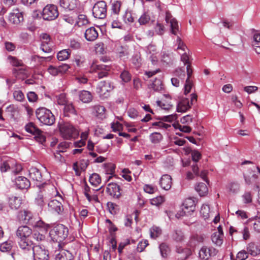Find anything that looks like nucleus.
I'll use <instances>...</instances> for the list:
<instances>
[{
    "label": "nucleus",
    "mask_w": 260,
    "mask_h": 260,
    "mask_svg": "<svg viewBox=\"0 0 260 260\" xmlns=\"http://www.w3.org/2000/svg\"><path fill=\"white\" fill-rule=\"evenodd\" d=\"M32 230L27 225L19 226L16 231L19 247L24 250H31L33 242L31 240Z\"/></svg>",
    "instance_id": "1"
},
{
    "label": "nucleus",
    "mask_w": 260,
    "mask_h": 260,
    "mask_svg": "<svg viewBox=\"0 0 260 260\" xmlns=\"http://www.w3.org/2000/svg\"><path fill=\"white\" fill-rule=\"evenodd\" d=\"M36 114L39 121L43 124L52 125L55 121L54 115L51 111L45 108H39L36 111Z\"/></svg>",
    "instance_id": "2"
},
{
    "label": "nucleus",
    "mask_w": 260,
    "mask_h": 260,
    "mask_svg": "<svg viewBox=\"0 0 260 260\" xmlns=\"http://www.w3.org/2000/svg\"><path fill=\"white\" fill-rule=\"evenodd\" d=\"M25 131L35 136V140L43 144L46 142V137L44 132L39 129L33 122H29L25 126Z\"/></svg>",
    "instance_id": "3"
},
{
    "label": "nucleus",
    "mask_w": 260,
    "mask_h": 260,
    "mask_svg": "<svg viewBox=\"0 0 260 260\" xmlns=\"http://www.w3.org/2000/svg\"><path fill=\"white\" fill-rule=\"evenodd\" d=\"M182 210L178 212L176 215L177 217L184 215L189 216L194 212L196 209L195 201L192 198L186 199L182 204Z\"/></svg>",
    "instance_id": "4"
},
{
    "label": "nucleus",
    "mask_w": 260,
    "mask_h": 260,
    "mask_svg": "<svg viewBox=\"0 0 260 260\" xmlns=\"http://www.w3.org/2000/svg\"><path fill=\"white\" fill-rule=\"evenodd\" d=\"M25 251H30L32 254L33 260H49V252L48 250L40 245H34L33 244L31 250Z\"/></svg>",
    "instance_id": "5"
},
{
    "label": "nucleus",
    "mask_w": 260,
    "mask_h": 260,
    "mask_svg": "<svg viewBox=\"0 0 260 260\" xmlns=\"http://www.w3.org/2000/svg\"><path fill=\"white\" fill-rule=\"evenodd\" d=\"M107 6L105 1H99L92 8L93 16L98 19H104L107 16Z\"/></svg>",
    "instance_id": "6"
},
{
    "label": "nucleus",
    "mask_w": 260,
    "mask_h": 260,
    "mask_svg": "<svg viewBox=\"0 0 260 260\" xmlns=\"http://www.w3.org/2000/svg\"><path fill=\"white\" fill-rule=\"evenodd\" d=\"M42 17L44 20H52L58 16L57 7L54 5H48L42 11Z\"/></svg>",
    "instance_id": "7"
},
{
    "label": "nucleus",
    "mask_w": 260,
    "mask_h": 260,
    "mask_svg": "<svg viewBox=\"0 0 260 260\" xmlns=\"http://www.w3.org/2000/svg\"><path fill=\"white\" fill-rule=\"evenodd\" d=\"M218 250L213 247L203 246L199 251V257L203 260H208L210 257L217 254Z\"/></svg>",
    "instance_id": "8"
},
{
    "label": "nucleus",
    "mask_w": 260,
    "mask_h": 260,
    "mask_svg": "<svg viewBox=\"0 0 260 260\" xmlns=\"http://www.w3.org/2000/svg\"><path fill=\"white\" fill-rule=\"evenodd\" d=\"M41 44L40 49L45 53H50L52 51V43L50 41V36L47 34L43 33L40 35Z\"/></svg>",
    "instance_id": "9"
},
{
    "label": "nucleus",
    "mask_w": 260,
    "mask_h": 260,
    "mask_svg": "<svg viewBox=\"0 0 260 260\" xmlns=\"http://www.w3.org/2000/svg\"><path fill=\"white\" fill-rule=\"evenodd\" d=\"M107 193L115 199H119L121 196V188L116 183H110L106 188Z\"/></svg>",
    "instance_id": "10"
},
{
    "label": "nucleus",
    "mask_w": 260,
    "mask_h": 260,
    "mask_svg": "<svg viewBox=\"0 0 260 260\" xmlns=\"http://www.w3.org/2000/svg\"><path fill=\"white\" fill-rule=\"evenodd\" d=\"M112 89L113 87L109 82L101 81L96 87V92L101 97L107 98L109 95L108 93Z\"/></svg>",
    "instance_id": "11"
},
{
    "label": "nucleus",
    "mask_w": 260,
    "mask_h": 260,
    "mask_svg": "<svg viewBox=\"0 0 260 260\" xmlns=\"http://www.w3.org/2000/svg\"><path fill=\"white\" fill-rule=\"evenodd\" d=\"M35 216L31 212L28 210H20L17 215V217L19 220L22 221L24 223L30 225Z\"/></svg>",
    "instance_id": "12"
},
{
    "label": "nucleus",
    "mask_w": 260,
    "mask_h": 260,
    "mask_svg": "<svg viewBox=\"0 0 260 260\" xmlns=\"http://www.w3.org/2000/svg\"><path fill=\"white\" fill-rule=\"evenodd\" d=\"M54 155L56 160L61 163L65 162V141L58 144L56 150L54 152Z\"/></svg>",
    "instance_id": "13"
},
{
    "label": "nucleus",
    "mask_w": 260,
    "mask_h": 260,
    "mask_svg": "<svg viewBox=\"0 0 260 260\" xmlns=\"http://www.w3.org/2000/svg\"><path fill=\"white\" fill-rule=\"evenodd\" d=\"M91 70L92 71L97 73L99 79H101L108 75V71L109 70V67L104 64H93L91 67Z\"/></svg>",
    "instance_id": "14"
},
{
    "label": "nucleus",
    "mask_w": 260,
    "mask_h": 260,
    "mask_svg": "<svg viewBox=\"0 0 260 260\" xmlns=\"http://www.w3.org/2000/svg\"><path fill=\"white\" fill-rule=\"evenodd\" d=\"M79 132L73 125L66 122V140L75 139L78 137Z\"/></svg>",
    "instance_id": "15"
},
{
    "label": "nucleus",
    "mask_w": 260,
    "mask_h": 260,
    "mask_svg": "<svg viewBox=\"0 0 260 260\" xmlns=\"http://www.w3.org/2000/svg\"><path fill=\"white\" fill-rule=\"evenodd\" d=\"M176 252L177 254L175 256L177 260H186L191 254L189 249L181 247H177Z\"/></svg>",
    "instance_id": "16"
},
{
    "label": "nucleus",
    "mask_w": 260,
    "mask_h": 260,
    "mask_svg": "<svg viewBox=\"0 0 260 260\" xmlns=\"http://www.w3.org/2000/svg\"><path fill=\"white\" fill-rule=\"evenodd\" d=\"M48 72L52 76L62 75L65 73V64L58 66H49L48 68Z\"/></svg>",
    "instance_id": "17"
},
{
    "label": "nucleus",
    "mask_w": 260,
    "mask_h": 260,
    "mask_svg": "<svg viewBox=\"0 0 260 260\" xmlns=\"http://www.w3.org/2000/svg\"><path fill=\"white\" fill-rule=\"evenodd\" d=\"M49 208L57 213L63 211V206L62 204L57 199L51 200L48 204Z\"/></svg>",
    "instance_id": "18"
},
{
    "label": "nucleus",
    "mask_w": 260,
    "mask_h": 260,
    "mask_svg": "<svg viewBox=\"0 0 260 260\" xmlns=\"http://www.w3.org/2000/svg\"><path fill=\"white\" fill-rule=\"evenodd\" d=\"M172 178L168 174L163 175L159 181V184L161 187L166 190H169L172 186Z\"/></svg>",
    "instance_id": "19"
},
{
    "label": "nucleus",
    "mask_w": 260,
    "mask_h": 260,
    "mask_svg": "<svg viewBox=\"0 0 260 260\" xmlns=\"http://www.w3.org/2000/svg\"><path fill=\"white\" fill-rule=\"evenodd\" d=\"M15 184L17 187L21 189H27L30 185L29 180L23 176L17 177L15 180Z\"/></svg>",
    "instance_id": "20"
},
{
    "label": "nucleus",
    "mask_w": 260,
    "mask_h": 260,
    "mask_svg": "<svg viewBox=\"0 0 260 260\" xmlns=\"http://www.w3.org/2000/svg\"><path fill=\"white\" fill-rule=\"evenodd\" d=\"M30 225L42 229V231L45 232H47L50 227L49 224L45 223L43 220L40 219L39 218L36 216H35L32 221L31 222Z\"/></svg>",
    "instance_id": "21"
},
{
    "label": "nucleus",
    "mask_w": 260,
    "mask_h": 260,
    "mask_svg": "<svg viewBox=\"0 0 260 260\" xmlns=\"http://www.w3.org/2000/svg\"><path fill=\"white\" fill-rule=\"evenodd\" d=\"M99 34L94 27H90L87 29L84 33L85 39L88 41H94L98 37Z\"/></svg>",
    "instance_id": "22"
},
{
    "label": "nucleus",
    "mask_w": 260,
    "mask_h": 260,
    "mask_svg": "<svg viewBox=\"0 0 260 260\" xmlns=\"http://www.w3.org/2000/svg\"><path fill=\"white\" fill-rule=\"evenodd\" d=\"M16 11L17 12H13L10 14L9 20L14 24H19L23 21V16L22 13L19 12L18 10Z\"/></svg>",
    "instance_id": "23"
},
{
    "label": "nucleus",
    "mask_w": 260,
    "mask_h": 260,
    "mask_svg": "<svg viewBox=\"0 0 260 260\" xmlns=\"http://www.w3.org/2000/svg\"><path fill=\"white\" fill-rule=\"evenodd\" d=\"M77 10H66V22L71 24H74L76 26V22L78 18Z\"/></svg>",
    "instance_id": "24"
},
{
    "label": "nucleus",
    "mask_w": 260,
    "mask_h": 260,
    "mask_svg": "<svg viewBox=\"0 0 260 260\" xmlns=\"http://www.w3.org/2000/svg\"><path fill=\"white\" fill-rule=\"evenodd\" d=\"M190 108L189 100L187 98H184L178 103L177 106V111L179 112H185Z\"/></svg>",
    "instance_id": "25"
},
{
    "label": "nucleus",
    "mask_w": 260,
    "mask_h": 260,
    "mask_svg": "<svg viewBox=\"0 0 260 260\" xmlns=\"http://www.w3.org/2000/svg\"><path fill=\"white\" fill-rule=\"evenodd\" d=\"M29 175L30 178L34 181L42 182V176L41 172L36 168H31L29 171Z\"/></svg>",
    "instance_id": "26"
},
{
    "label": "nucleus",
    "mask_w": 260,
    "mask_h": 260,
    "mask_svg": "<svg viewBox=\"0 0 260 260\" xmlns=\"http://www.w3.org/2000/svg\"><path fill=\"white\" fill-rule=\"evenodd\" d=\"M79 97L80 100L84 103H90L93 98L91 92L87 90L81 91L79 92Z\"/></svg>",
    "instance_id": "27"
},
{
    "label": "nucleus",
    "mask_w": 260,
    "mask_h": 260,
    "mask_svg": "<svg viewBox=\"0 0 260 260\" xmlns=\"http://www.w3.org/2000/svg\"><path fill=\"white\" fill-rule=\"evenodd\" d=\"M78 113L72 103L66 101V117H76Z\"/></svg>",
    "instance_id": "28"
},
{
    "label": "nucleus",
    "mask_w": 260,
    "mask_h": 260,
    "mask_svg": "<svg viewBox=\"0 0 260 260\" xmlns=\"http://www.w3.org/2000/svg\"><path fill=\"white\" fill-rule=\"evenodd\" d=\"M247 252L252 256H256L260 254V249L253 243H250L247 247Z\"/></svg>",
    "instance_id": "29"
},
{
    "label": "nucleus",
    "mask_w": 260,
    "mask_h": 260,
    "mask_svg": "<svg viewBox=\"0 0 260 260\" xmlns=\"http://www.w3.org/2000/svg\"><path fill=\"white\" fill-rule=\"evenodd\" d=\"M196 190L201 197L205 196L208 192V188L204 183H199L195 187Z\"/></svg>",
    "instance_id": "30"
},
{
    "label": "nucleus",
    "mask_w": 260,
    "mask_h": 260,
    "mask_svg": "<svg viewBox=\"0 0 260 260\" xmlns=\"http://www.w3.org/2000/svg\"><path fill=\"white\" fill-rule=\"evenodd\" d=\"M22 204L21 200L16 197H12L9 200V206L12 209H18Z\"/></svg>",
    "instance_id": "31"
},
{
    "label": "nucleus",
    "mask_w": 260,
    "mask_h": 260,
    "mask_svg": "<svg viewBox=\"0 0 260 260\" xmlns=\"http://www.w3.org/2000/svg\"><path fill=\"white\" fill-rule=\"evenodd\" d=\"M172 238L177 242H181L184 239V233L180 229L175 230L172 234Z\"/></svg>",
    "instance_id": "32"
},
{
    "label": "nucleus",
    "mask_w": 260,
    "mask_h": 260,
    "mask_svg": "<svg viewBox=\"0 0 260 260\" xmlns=\"http://www.w3.org/2000/svg\"><path fill=\"white\" fill-rule=\"evenodd\" d=\"M55 100L58 105L64 106L62 109V114L65 116V93L63 92L56 93Z\"/></svg>",
    "instance_id": "33"
},
{
    "label": "nucleus",
    "mask_w": 260,
    "mask_h": 260,
    "mask_svg": "<svg viewBox=\"0 0 260 260\" xmlns=\"http://www.w3.org/2000/svg\"><path fill=\"white\" fill-rule=\"evenodd\" d=\"M110 21L111 22V26L112 28H122V23L119 20L118 15H111Z\"/></svg>",
    "instance_id": "34"
},
{
    "label": "nucleus",
    "mask_w": 260,
    "mask_h": 260,
    "mask_svg": "<svg viewBox=\"0 0 260 260\" xmlns=\"http://www.w3.org/2000/svg\"><path fill=\"white\" fill-rule=\"evenodd\" d=\"M121 7V3L120 1H114L112 4L111 15H118Z\"/></svg>",
    "instance_id": "35"
},
{
    "label": "nucleus",
    "mask_w": 260,
    "mask_h": 260,
    "mask_svg": "<svg viewBox=\"0 0 260 260\" xmlns=\"http://www.w3.org/2000/svg\"><path fill=\"white\" fill-rule=\"evenodd\" d=\"M89 23V20L86 15L83 14L78 15V20L76 22V26L77 25L79 27L87 25Z\"/></svg>",
    "instance_id": "36"
},
{
    "label": "nucleus",
    "mask_w": 260,
    "mask_h": 260,
    "mask_svg": "<svg viewBox=\"0 0 260 260\" xmlns=\"http://www.w3.org/2000/svg\"><path fill=\"white\" fill-rule=\"evenodd\" d=\"M149 138L152 143L157 144L161 141L163 137L160 133L154 132L150 135Z\"/></svg>",
    "instance_id": "37"
},
{
    "label": "nucleus",
    "mask_w": 260,
    "mask_h": 260,
    "mask_svg": "<svg viewBox=\"0 0 260 260\" xmlns=\"http://www.w3.org/2000/svg\"><path fill=\"white\" fill-rule=\"evenodd\" d=\"M13 247V242L12 241H7L2 243L0 245V250L2 252H9Z\"/></svg>",
    "instance_id": "38"
},
{
    "label": "nucleus",
    "mask_w": 260,
    "mask_h": 260,
    "mask_svg": "<svg viewBox=\"0 0 260 260\" xmlns=\"http://www.w3.org/2000/svg\"><path fill=\"white\" fill-rule=\"evenodd\" d=\"M159 249L161 256L164 258L167 257L170 252V247L165 243L160 244Z\"/></svg>",
    "instance_id": "39"
},
{
    "label": "nucleus",
    "mask_w": 260,
    "mask_h": 260,
    "mask_svg": "<svg viewBox=\"0 0 260 260\" xmlns=\"http://www.w3.org/2000/svg\"><path fill=\"white\" fill-rule=\"evenodd\" d=\"M156 103L158 106L164 110H168L173 107V104L169 100H164L163 101H157Z\"/></svg>",
    "instance_id": "40"
},
{
    "label": "nucleus",
    "mask_w": 260,
    "mask_h": 260,
    "mask_svg": "<svg viewBox=\"0 0 260 260\" xmlns=\"http://www.w3.org/2000/svg\"><path fill=\"white\" fill-rule=\"evenodd\" d=\"M151 88L155 91H159L163 89V85L161 81L158 79H155L151 84Z\"/></svg>",
    "instance_id": "41"
},
{
    "label": "nucleus",
    "mask_w": 260,
    "mask_h": 260,
    "mask_svg": "<svg viewBox=\"0 0 260 260\" xmlns=\"http://www.w3.org/2000/svg\"><path fill=\"white\" fill-rule=\"evenodd\" d=\"M90 183L94 186H97L101 182V179L100 175L96 173L92 174L89 177Z\"/></svg>",
    "instance_id": "42"
},
{
    "label": "nucleus",
    "mask_w": 260,
    "mask_h": 260,
    "mask_svg": "<svg viewBox=\"0 0 260 260\" xmlns=\"http://www.w3.org/2000/svg\"><path fill=\"white\" fill-rule=\"evenodd\" d=\"M223 236L220 235L219 234L213 233L211 236V239L215 244L217 246H220L223 243Z\"/></svg>",
    "instance_id": "43"
},
{
    "label": "nucleus",
    "mask_w": 260,
    "mask_h": 260,
    "mask_svg": "<svg viewBox=\"0 0 260 260\" xmlns=\"http://www.w3.org/2000/svg\"><path fill=\"white\" fill-rule=\"evenodd\" d=\"M171 31L172 34L174 35H176L178 31H179V25L178 21L175 18H173L170 20Z\"/></svg>",
    "instance_id": "44"
},
{
    "label": "nucleus",
    "mask_w": 260,
    "mask_h": 260,
    "mask_svg": "<svg viewBox=\"0 0 260 260\" xmlns=\"http://www.w3.org/2000/svg\"><path fill=\"white\" fill-rule=\"evenodd\" d=\"M10 63L14 67H23L24 64L22 60L18 59L16 57L9 55L8 57Z\"/></svg>",
    "instance_id": "45"
},
{
    "label": "nucleus",
    "mask_w": 260,
    "mask_h": 260,
    "mask_svg": "<svg viewBox=\"0 0 260 260\" xmlns=\"http://www.w3.org/2000/svg\"><path fill=\"white\" fill-rule=\"evenodd\" d=\"M120 77L123 82L127 83L131 80L132 75L129 71L123 70L120 74Z\"/></svg>",
    "instance_id": "46"
},
{
    "label": "nucleus",
    "mask_w": 260,
    "mask_h": 260,
    "mask_svg": "<svg viewBox=\"0 0 260 260\" xmlns=\"http://www.w3.org/2000/svg\"><path fill=\"white\" fill-rule=\"evenodd\" d=\"M141 61L140 53L135 54L132 58V62L136 68H139L141 66Z\"/></svg>",
    "instance_id": "47"
},
{
    "label": "nucleus",
    "mask_w": 260,
    "mask_h": 260,
    "mask_svg": "<svg viewBox=\"0 0 260 260\" xmlns=\"http://www.w3.org/2000/svg\"><path fill=\"white\" fill-rule=\"evenodd\" d=\"M93 111L96 113V116H103L105 112V108L101 105H95L93 107Z\"/></svg>",
    "instance_id": "48"
},
{
    "label": "nucleus",
    "mask_w": 260,
    "mask_h": 260,
    "mask_svg": "<svg viewBox=\"0 0 260 260\" xmlns=\"http://www.w3.org/2000/svg\"><path fill=\"white\" fill-rule=\"evenodd\" d=\"M150 237L152 238L155 239L161 234V229L157 226H153L150 230Z\"/></svg>",
    "instance_id": "49"
},
{
    "label": "nucleus",
    "mask_w": 260,
    "mask_h": 260,
    "mask_svg": "<svg viewBox=\"0 0 260 260\" xmlns=\"http://www.w3.org/2000/svg\"><path fill=\"white\" fill-rule=\"evenodd\" d=\"M69 46L73 50H77L81 48V44L75 38H70Z\"/></svg>",
    "instance_id": "50"
},
{
    "label": "nucleus",
    "mask_w": 260,
    "mask_h": 260,
    "mask_svg": "<svg viewBox=\"0 0 260 260\" xmlns=\"http://www.w3.org/2000/svg\"><path fill=\"white\" fill-rule=\"evenodd\" d=\"M78 5L77 0H67L66 5H67L68 10H77Z\"/></svg>",
    "instance_id": "51"
},
{
    "label": "nucleus",
    "mask_w": 260,
    "mask_h": 260,
    "mask_svg": "<svg viewBox=\"0 0 260 260\" xmlns=\"http://www.w3.org/2000/svg\"><path fill=\"white\" fill-rule=\"evenodd\" d=\"M150 20V16L146 13H143L138 19V22L140 25H145Z\"/></svg>",
    "instance_id": "52"
},
{
    "label": "nucleus",
    "mask_w": 260,
    "mask_h": 260,
    "mask_svg": "<svg viewBox=\"0 0 260 260\" xmlns=\"http://www.w3.org/2000/svg\"><path fill=\"white\" fill-rule=\"evenodd\" d=\"M35 203L38 206L42 208L45 205V202L43 195L41 192L39 193L35 198Z\"/></svg>",
    "instance_id": "53"
},
{
    "label": "nucleus",
    "mask_w": 260,
    "mask_h": 260,
    "mask_svg": "<svg viewBox=\"0 0 260 260\" xmlns=\"http://www.w3.org/2000/svg\"><path fill=\"white\" fill-rule=\"evenodd\" d=\"M13 94L14 99L18 102H22L24 100V95L21 90H15Z\"/></svg>",
    "instance_id": "54"
},
{
    "label": "nucleus",
    "mask_w": 260,
    "mask_h": 260,
    "mask_svg": "<svg viewBox=\"0 0 260 260\" xmlns=\"http://www.w3.org/2000/svg\"><path fill=\"white\" fill-rule=\"evenodd\" d=\"M104 168L105 172L107 174H113L115 172V166L113 164H105Z\"/></svg>",
    "instance_id": "55"
},
{
    "label": "nucleus",
    "mask_w": 260,
    "mask_h": 260,
    "mask_svg": "<svg viewBox=\"0 0 260 260\" xmlns=\"http://www.w3.org/2000/svg\"><path fill=\"white\" fill-rule=\"evenodd\" d=\"M58 128L59 132L60 133V136L63 138V139H65V122L61 120L59 121L58 123Z\"/></svg>",
    "instance_id": "56"
},
{
    "label": "nucleus",
    "mask_w": 260,
    "mask_h": 260,
    "mask_svg": "<svg viewBox=\"0 0 260 260\" xmlns=\"http://www.w3.org/2000/svg\"><path fill=\"white\" fill-rule=\"evenodd\" d=\"M190 154L192 157V160L197 163L202 157L201 153L196 150H191Z\"/></svg>",
    "instance_id": "57"
},
{
    "label": "nucleus",
    "mask_w": 260,
    "mask_h": 260,
    "mask_svg": "<svg viewBox=\"0 0 260 260\" xmlns=\"http://www.w3.org/2000/svg\"><path fill=\"white\" fill-rule=\"evenodd\" d=\"M165 201V198L163 196H160L156 198H153L150 200L152 205L155 206H159Z\"/></svg>",
    "instance_id": "58"
},
{
    "label": "nucleus",
    "mask_w": 260,
    "mask_h": 260,
    "mask_svg": "<svg viewBox=\"0 0 260 260\" xmlns=\"http://www.w3.org/2000/svg\"><path fill=\"white\" fill-rule=\"evenodd\" d=\"M209 207L208 205H203L201 207L200 213L205 219L209 217Z\"/></svg>",
    "instance_id": "59"
},
{
    "label": "nucleus",
    "mask_w": 260,
    "mask_h": 260,
    "mask_svg": "<svg viewBox=\"0 0 260 260\" xmlns=\"http://www.w3.org/2000/svg\"><path fill=\"white\" fill-rule=\"evenodd\" d=\"M229 191L233 193H237L239 190V184L237 182H232L228 185Z\"/></svg>",
    "instance_id": "60"
},
{
    "label": "nucleus",
    "mask_w": 260,
    "mask_h": 260,
    "mask_svg": "<svg viewBox=\"0 0 260 260\" xmlns=\"http://www.w3.org/2000/svg\"><path fill=\"white\" fill-rule=\"evenodd\" d=\"M193 83L191 80L186 79L185 84L184 85V94H187L190 92V90L192 88Z\"/></svg>",
    "instance_id": "61"
},
{
    "label": "nucleus",
    "mask_w": 260,
    "mask_h": 260,
    "mask_svg": "<svg viewBox=\"0 0 260 260\" xmlns=\"http://www.w3.org/2000/svg\"><path fill=\"white\" fill-rule=\"evenodd\" d=\"M154 30L156 33L158 35H162L165 31V27L163 24L159 22H157Z\"/></svg>",
    "instance_id": "62"
},
{
    "label": "nucleus",
    "mask_w": 260,
    "mask_h": 260,
    "mask_svg": "<svg viewBox=\"0 0 260 260\" xmlns=\"http://www.w3.org/2000/svg\"><path fill=\"white\" fill-rule=\"evenodd\" d=\"M11 169V167L9 161H5L1 164L0 170L2 173L6 172L10 170Z\"/></svg>",
    "instance_id": "63"
},
{
    "label": "nucleus",
    "mask_w": 260,
    "mask_h": 260,
    "mask_svg": "<svg viewBox=\"0 0 260 260\" xmlns=\"http://www.w3.org/2000/svg\"><path fill=\"white\" fill-rule=\"evenodd\" d=\"M148 241L147 240H145L144 241H140L137 246V250L139 252L143 251L145 248L148 245Z\"/></svg>",
    "instance_id": "64"
}]
</instances>
